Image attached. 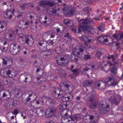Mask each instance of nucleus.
Here are the masks:
<instances>
[{
  "instance_id": "a211bd4d",
  "label": "nucleus",
  "mask_w": 123,
  "mask_h": 123,
  "mask_svg": "<svg viewBox=\"0 0 123 123\" xmlns=\"http://www.w3.org/2000/svg\"><path fill=\"white\" fill-rule=\"evenodd\" d=\"M108 59H111L114 64H117L119 61V59L117 57L116 55H111L107 57Z\"/></svg>"
},
{
  "instance_id": "7c9ffc66",
  "label": "nucleus",
  "mask_w": 123,
  "mask_h": 123,
  "mask_svg": "<svg viewBox=\"0 0 123 123\" xmlns=\"http://www.w3.org/2000/svg\"><path fill=\"white\" fill-rule=\"evenodd\" d=\"M117 68L115 67H113L111 70V72L115 74H116L117 73Z\"/></svg>"
},
{
  "instance_id": "de8ad7c7",
  "label": "nucleus",
  "mask_w": 123,
  "mask_h": 123,
  "mask_svg": "<svg viewBox=\"0 0 123 123\" xmlns=\"http://www.w3.org/2000/svg\"><path fill=\"white\" fill-rule=\"evenodd\" d=\"M8 49V47H4L3 49H1V50L3 51H6Z\"/></svg>"
},
{
  "instance_id": "f704fd0d",
  "label": "nucleus",
  "mask_w": 123,
  "mask_h": 123,
  "mask_svg": "<svg viewBox=\"0 0 123 123\" xmlns=\"http://www.w3.org/2000/svg\"><path fill=\"white\" fill-rule=\"evenodd\" d=\"M70 22V20L68 19H65L64 21V22L66 25H68Z\"/></svg>"
},
{
  "instance_id": "20e7f679",
  "label": "nucleus",
  "mask_w": 123,
  "mask_h": 123,
  "mask_svg": "<svg viewBox=\"0 0 123 123\" xmlns=\"http://www.w3.org/2000/svg\"><path fill=\"white\" fill-rule=\"evenodd\" d=\"M84 51V48L80 46L75 48L74 50L70 56L71 61L73 62L77 61L78 60L77 58H76L75 55H81Z\"/></svg>"
},
{
  "instance_id": "8fccbe9b",
  "label": "nucleus",
  "mask_w": 123,
  "mask_h": 123,
  "mask_svg": "<svg viewBox=\"0 0 123 123\" xmlns=\"http://www.w3.org/2000/svg\"><path fill=\"white\" fill-rule=\"evenodd\" d=\"M107 93L110 95H111L112 94H113L114 93V92L113 91H108L107 92Z\"/></svg>"
},
{
  "instance_id": "5fc2aeb1",
  "label": "nucleus",
  "mask_w": 123,
  "mask_h": 123,
  "mask_svg": "<svg viewBox=\"0 0 123 123\" xmlns=\"http://www.w3.org/2000/svg\"><path fill=\"white\" fill-rule=\"evenodd\" d=\"M28 50V49H27V48L25 49L26 51H23V53H24V54L25 55V54H27V50Z\"/></svg>"
},
{
  "instance_id": "864d4df0",
  "label": "nucleus",
  "mask_w": 123,
  "mask_h": 123,
  "mask_svg": "<svg viewBox=\"0 0 123 123\" xmlns=\"http://www.w3.org/2000/svg\"><path fill=\"white\" fill-rule=\"evenodd\" d=\"M5 82V84H8V80H5L4 81Z\"/></svg>"
},
{
  "instance_id": "680f3d73",
  "label": "nucleus",
  "mask_w": 123,
  "mask_h": 123,
  "mask_svg": "<svg viewBox=\"0 0 123 123\" xmlns=\"http://www.w3.org/2000/svg\"><path fill=\"white\" fill-rule=\"evenodd\" d=\"M56 31L58 32H59L60 31V30L59 28H57L56 29Z\"/></svg>"
},
{
  "instance_id": "c85d7f7f",
  "label": "nucleus",
  "mask_w": 123,
  "mask_h": 123,
  "mask_svg": "<svg viewBox=\"0 0 123 123\" xmlns=\"http://www.w3.org/2000/svg\"><path fill=\"white\" fill-rule=\"evenodd\" d=\"M49 31H47L43 33L42 36L43 39H45L47 38L49 35Z\"/></svg>"
},
{
  "instance_id": "49530a36",
  "label": "nucleus",
  "mask_w": 123,
  "mask_h": 123,
  "mask_svg": "<svg viewBox=\"0 0 123 123\" xmlns=\"http://www.w3.org/2000/svg\"><path fill=\"white\" fill-rule=\"evenodd\" d=\"M103 27L101 26H100L98 27V29L99 31H102Z\"/></svg>"
},
{
  "instance_id": "a878e982",
  "label": "nucleus",
  "mask_w": 123,
  "mask_h": 123,
  "mask_svg": "<svg viewBox=\"0 0 123 123\" xmlns=\"http://www.w3.org/2000/svg\"><path fill=\"white\" fill-rule=\"evenodd\" d=\"M32 80L31 77L29 75H27V76L25 77V82L26 83H29Z\"/></svg>"
},
{
  "instance_id": "393cba45",
  "label": "nucleus",
  "mask_w": 123,
  "mask_h": 123,
  "mask_svg": "<svg viewBox=\"0 0 123 123\" xmlns=\"http://www.w3.org/2000/svg\"><path fill=\"white\" fill-rule=\"evenodd\" d=\"M82 84L84 87L90 86L92 84V81L89 80H86L83 82Z\"/></svg>"
},
{
  "instance_id": "09e8293b",
  "label": "nucleus",
  "mask_w": 123,
  "mask_h": 123,
  "mask_svg": "<svg viewBox=\"0 0 123 123\" xmlns=\"http://www.w3.org/2000/svg\"><path fill=\"white\" fill-rule=\"evenodd\" d=\"M90 70V69L89 68H85L84 69H83V71L84 72H86L88 71L89 70Z\"/></svg>"
},
{
  "instance_id": "2eb2a0df",
  "label": "nucleus",
  "mask_w": 123,
  "mask_h": 123,
  "mask_svg": "<svg viewBox=\"0 0 123 123\" xmlns=\"http://www.w3.org/2000/svg\"><path fill=\"white\" fill-rule=\"evenodd\" d=\"M121 100V98L117 95H112L109 99V101L112 103L117 104Z\"/></svg>"
},
{
  "instance_id": "473e14b6",
  "label": "nucleus",
  "mask_w": 123,
  "mask_h": 123,
  "mask_svg": "<svg viewBox=\"0 0 123 123\" xmlns=\"http://www.w3.org/2000/svg\"><path fill=\"white\" fill-rule=\"evenodd\" d=\"M66 38V40L67 41H69L70 39V37L69 35V33H67L64 36Z\"/></svg>"
},
{
  "instance_id": "cd10ccee",
  "label": "nucleus",
  "mask_w": 123,
  "mask_h": 123,
  "mask_svg": "<svg viewBox=\"0 0 123 123\" xmlns=\"http://www.w3.org/2000/svg\"><path fill=\"white\" fill-rule=\"evenodd\" d=\"M90 9V8H86L84 9V10L82 12L84 13V14L86 15L89 12V10Z\"/></svg>"
},
{
  "instance_id": "6ab92c4d",
  "label": "nucleus",
  "mask_w": 123,
  "mask_h": 123,
  "mask_svg": "<svg viewBox=\"0 0 123 123\" xmlns=\"http://www.w3.org/2000/svg\"><path fill=\"white\" fill-rule=\"evenodd\" d=\"M39 19L40 22L43 24H48L47 22L49 19L45 15L41 16L39 18Z\"/></svg>"
},
{
  "instance_id": "052dcab7",
  "label": "nucleus",
  "mask_w": 123,
  "mask_h": 123,
  "mask_svg": "<svg viewBox=\"0 0 123 123\" xmlns=\"http://www.w3.org/2000/svg\"><path fill=\"white\" fill-rule=\"evenodd\" d=\"M88 1L90 2H88V3L89 4H91L92 3V2L90 0H88Z\"/></svg>"
},
{
  "instance_id": "5701e85b",
  "label": "nucleus",
  "mask_w": 123,
  "mask_h": 123,
  "mask_svg": "<svg viewBox=\"0 0 123 123\" xmlns=\"http://www.w3.org/2000/svg\"><path fill=\"white\" fill-rule=\"evenodd\" d=\"M61 44L62 46L64 47H63V48L65 49L66 51H68L70 49V46H69L68 44L66 42H62L61 43Z\"/></svg>"
},
{
  "instance_id": "79ce46f5",
  "label": "nucleus",
  "mask_w": 123,
  "mask_h": 123,
  "mask_svg": "<svg viewBox=\"0 0 123 123\" xmlns=\"http://www.w3.org/2000/svg\"><path fill=\"white\" fill-rule=\"evenodd\" d=\"M100 64H100L99 65H100V67H101L102 68V69L103 70H104L105 71V69H103V68H104V67H103V65H104V67H105L106 66V65L105 64H103V63H100Z\"/></svg>"
},
{
  "instance_id": "13d9d810",
  "label": "nucleus",
  "mask_w": 123,
  "mask_h": 123,
  "mask_svg": "<svg viewBox=\"0 0 123 123\" xmlns=\"http://www.w3.org/2000/svg\"><path fill=\"white\" fill-rule=\"evenodd\" d=\"M13 36V34L11 33H10L9 34V37H12Z\"/></svg>"
},
{
  "instance_id": "774afa93",
  "label": "nucleus",
  "mask_w": 123,
  "mask_h": 123,
  "mask_svg": "<svg viewBox=\"0 0 123 123\" xmlns=\"http://www.w3.org/2000/svg\"><path fill=\"white\" fill-rule=\"evenodd\" d=\"M31 99V98H28L26 100V101H29V100H30Z\"/></svg>"
},
{
  "instance_id": "f3484780",
  "label": "nucleus",
  "mask_w": 123,
  "mask_h": 123,
  "mask_svg": "<svg viewBox=\"0 0 123 123\" xmlns=\"http://www.w3.org/2000/svg\"><path fill=\"white\" fill-rule=\"evenodd\" d=\"M59 8L55 7L53 8L50 11H47L49 14H54L55 15H58L59 14Z\"/></svg>"
},
{
  "instance_id": "4d7b16f0",
  "label": "nucleus",
  "mask_w": 123,
  "mask_h": 123,
  "mask_svg": "<svg viewBox=\"0 0 123 123\" xmlns=\"http://www.w3.org/2000/svg\"><path fill=\"white\" fill-rule=\"evenodd\" d=\"M76 99L77 100H79L80 99V97H76Z\"/></svg>"
},
{
  "instance_id": "f03ea898",
  "label": "nucleus",
  "mask_w": 123,
  "mask_h": 123,
  "mask_svg": "<svg viewBox=\"0 0 123 123\" xmlns=\"http://www.w3.org/2000/svg\"><path fill=\"white\" fill-rule=\"evenodd\" d=\"M79 26L78 29L79 33L81 31H83L85 33L90 32L92 29L91 27L90 26L91 24H93V22L92 20H89L88 19H81L79 20Z\"/></svg>"
},
{
  "instance_id": "f8f14e48",
  "label": "nucleus",
  "mask_w": 123,
  "mask_h": 123,
  "mask_svg": "<svg viewBox=\"0 0 123 123\" xmlns=\"http://www.w3.org/2000/svg\"><path fill=\"white\" fill-rule=\"evenodd\" d=\"M4 18L8 19H11L12 17L14 15L13 11L11 9H7L6 12H4Z\"/></svg>"
},
{
  "instance_id": "37998d69",
  "label": "nucleus",
  "mask_w": 123,
  "mask_h": 123,
  "mask_svg": "<svg viewBox=\"0 0 123 123\" xmlns=\"http://www.w3.org/2000/svg\"><path fill=\"white\" fill-rule=\"evenodd\" d=\"M18 112V111L17 110H14L13 112L12 113L14 114H17Z\"/></svg>"
},
{
  "instance_id": "4c0bfd02",
  "label": "nucleus",
  "mask_w": 123,
  "mask_h": 123,
  "mask_svg": "<svg viewBox=\"0 0 123 123\" xmlns=\"http://www.w3.org/2000/svg\"><path fill=\"white\" fill-rule=\"evenodd\" d=\"M4 22V21H0V28L2 29L4 27V26L2 23Z\"/></svg>"
},
{
  "instance_id": "3c124183",
  "label": "nucleus",
  "mask_w": 123,
  "mask_h": 123,
  "mask_svg": "<svg viewBox=\"0 0 123 123\" xmlns=\"http://www.w3.org/2000/svg\"><path fill=\"white\" fill-rule=\"evenodd\" d=\"M7 94H6L5 92H4V93H3L2 97L3 98L5 97H6V96H7Z\"/></svg>"
},
{
  "instance_id": "7ed1b4c3",
  "label": "nucleus",
  "mask_w": 123,
  "mask_h": 123,
  "mask_svg": "<svg viewBox=\"0 0 123 123\" xmlns=\"http://www.w3.org/2000/svg\"><path fill=\"white\" fill-rule=\"evenodd\" d=\"M118 81L115 79L114 77L112 76L109 77L106 80L102 79L99 80L96 82L95 85V88L98 89L101 85V82L104 83V86L105 84H108L109 85H115L118 83Z\"/></svg>"
},
{
  "instance_id": "f257e3e1",
  "label": "nucleus",
  "mask_w": 123,
  "mask_h": 123,
  "mask_svg": "<svg viewBox=\"0 0 123 123\" xmlns=\"http://www.w3.org/2000/svg\"><path fill=\"white\" fill-rule=\"evenodd\" d=\"M59 86L62 90L55 89L52 92V94L53 97L57 99L61 98L63 102L62 106L65 109L68 106L66 102L72 100V96L70 93L65 92L68 90L69 85L63 82L60 84Z\"/></svg>"
},
{
  "instance_id": "c9c22d12",
  "label": "nucleus",
  "mask_w": 123,
  "mask_h": 123,
  "mask_svg": "<svg viewBox=\"0 0 123 123\" xmlns=\"http://www.w3.org/2000/svg\"><path fill=\"white\" fill-rule=\"evenodd\" d=\"M33 23V21H32L28 20L24 24V25L25 26H28L29 25V24L30 23Z\"/></svg>"
},
{
  "instance_id": "bb28decb",
  "label": "nucleus",
  "mask_w": 123,
  "mask_h": 123,
  "mask_svg": "<svg viewBox=\"0 0 123 123\" xmlns=\"http://www.w3.org/2000/svg\"><path fill=\"white\" fill-rule=\"evenodd\" d=\"M71 71L76 76L78 75L80 72V70L78 69H75L73 70H71Z\"/></svg>"
},
{
  "instance_id": "39448f33",
  "label": "nucleus",
  "mask_w": 123,
  "mask_h": 123,
  "mask_svg": "<svg viewBox=\"0 0 123 123\" xmlns=\"http://www.w3.org/2000/svg\"><path fill=\"white\" fill-rule=\"evenodd\" d=\"M64 111H62L61 112V116L62 117L61 119L62 120L65 121L66 122H68V123H74L77 121V117L76 116L68 117V114L66 113H65L64 115L63 116Z\"/></svg>"
},
{
  "instance_id": "69168bd1",
  "label": "nucleus",
  "mask_w": 123,
  "mask_h": 123,
  "mask_svg": "<svg viewBox=\"0 0 123 123\" xmlns=\"http://www.w3.org/2000/svg\"><path fill=\"white\" fill-rule=\"evenodd\" d=\"M41 78L40 77H37V80H38V82H40L39 81V80H40Z\"/></svg>"
},
{
  "instance_id": "9d476101",
  "label": "nucleus",
  "mask_w": 123,
  "mask_h": 123,
  "mask_svg": "<svg viewBox=\"0 0 123 123\" xmlns=\"http://www.w3.org/2000/svg\"><path fill=\"white\" fill-rule=\"evenodd\" d=\"M109 106L106 103L100 105L99 109V112L101 114L105 113L109 111Z\"/></svg>"
},
{
  "instance_id": "603ef678",
  "label": "nucleus",
  "mask_w": 123,
  "mask_h": 123,
  "mask_svg": "<svg viewBox=\"0 0 123 123\" xmlns=\"http://www.w3.org/2000/svg\"><path fill=\"white\" fill-rule=\"evenodd\" d=\"M35 9L37 11H40V10L39 6L36 7Z\"/></svg>"
},
{
  "instance_id": "a18cd8bd",
  "label": "nucleus",
  "mask_w": 123,
  "mask_h": 123,
  "mask_svg": "<svg viewBox=\"0 0 123 123\" xmlns=\"http://www.w3.org/2000/svg\"><path fill=\"white\" fill-rule=\"evenodd\" d=\"M47 102H48L50 104L53 103L52 100L51 98H49V99L47 100Z\"/></svg>"
},
{
  "instance_id": "4be33fe9",
  "label": "nucleus",
  "mask_w": 123,
  "mask_h": 123,
  "mask_svg": "<svg viewBox=\"0 0 123 123\" xmlns=\"http://www.w3.org/2000/svg\"><path fill=\"white\" fill-rule=\"evenodd\" d=\"M113 37L115 39L118 40H120L121 38H123V33H121L118 34L115 33L113 35Z\"/></svg>"
},
{
  "instance_id": "bf43d9fd",
  "label": "nucleus",
  "mask_w": 123,
  "mask_h": 123,
  "mask_svg": "<svg viewBox=\"0 0 123 123\" xmlns=\"http://www.w3.org/2000/svg\"><path fill=\"white\" fill-rule=\"evenodd\" d=\"M119 45V43L118 42H116V45L117 46H118Z\"/></svg>"
},
{
  "instance_id": "338daca9",
  "label": "nucleus",
  "mask_w": 123,
  "mask_h": 123,
  "mask_svg": "<svg viewBox=\"0 0 123 123\" xmlns=\"http://www.w3.org/2000/svg\"><path fill=\"white\" fill-rule=\"evenodd\" d=\"M74 67V66L73 65H71V68H70V69H73Z\"/></svg>"
},
{
  "instance_id": "58836bf2",
  "label": "nucleus",
  "mask_w": 123,
  "mask_h": 123,
  "mask_svg": "<svg viewBox=\"0 0 123 123\" xmlns=\"http://www.w3.org/2000/svg\"><path fill=\"white\" fill-rule=\"evenodd\" d=\"M86 117H83V119H85V120H84V121L86 123H90V121L88 119H86Z\"/></svg>"
},
{
  "instance_id": "a19ab883",
  "label": "nucleus",
  "mask_w": 123,
  "mask_h": 123,
  "mask_svg": "<svg viewBox=\"0 0 123 123\" xmlns=\"http://www.w3.org/2000/svg\"><path fill=\"white\" fill-rule=\"evenodd\" d=\"M35 14L34 13H33L32 14V15H31L30 16V18L31 19V20H33L34 19V16L35 15ZM32 21V20H31Z\"/></svg>"
},
{
  "instance_id": "e2e57ef3",
  "label": "nucleus",
  "mask_w": 123,
  "mask_h": 123,
  "mask_svg": "<svg viewBox=\"0 0 123 123\" xmlns=\"http://www.w3.org/2000/svg\"><path fill=\"white\" fill-rule=\"evenodd\" d=\"M16 32L17 34H18V35L19 34V33L18 32V30L17 29H16Z\"/></svg>"
},
{
  "instance_id": "ea45409f",
  "label": "nucleus",
  "mask_w": 123,
  "mask_h": 123,
  "mask_svg": "<svg viewBox=\"0 0 123 123\" xmlns=\"http://www.w3.org/2000/svg\"><path fill=\"white\" fill-rule=\"evenodd\" d=\"M10 62V65H12L13 61V59L10 58L9 59V60H8Z\"/></svg>"
},
{
  "instance_id": "c756f323",
  "label": "nucleus",
  "mask_w": 123,
  "mask_h": 123,
  "mask_svg": "<svg viewBox=\"0 0 123 123\" xmlns=\"http://www.w3.org/2000/svg\"><path fill=\"white\" fill-rule=\"evenodd\" d=\"M3 61V64L6 65L7 64V61L9 60V58L6 57H5L4 58H2Z\"/></svg>"
},
{
  "instance_id": "423d86ee",
  "label": "nucleus",
  "mask_w": 123,
  "mask_h": 123,
  "mask_svg": "<svg viewBox=\"0 0 123 123\" xmlns=\"http://www.w3.org/2000/svg\"><path fill=\"white\" fill-rule=\"evenodd\" d=\"M31 38L29 37L27 38L25 36H23L19 37V40L21 41L20 42H22V43L24 44L26 43L27 44L30 46L33 45L34 40L33 38L32 37H30Z\"/></svg>"
},
{
  "instance_id": "dca6fc26",
  "label": "nucleus",
  "mask_w": 123,
  "mask_h": 123,
  "mask_svg": "<svg viewBox=\"0 0 123 123\" xmlns=\"http://www.w3.org/2000/svg\"><path fill=\"white\" fill-rule=\"evenodd\" d=\"M62 10L64 14L68 16H70L75 14L73 10H70L69 12L68 8V7H66L63 8Z\"/></svg>"
},
{
  "instance_id": "4468645a",
  "label": "nucleus",
  "mask_w": 123,
  "mask_h": 123,
  "mask_svg": "<svg viewBox=\"0 0 123 123\" xmlns=\"http://www.w3.org/2000/svg\"><path fill=\"white\" fill-rule=\"evenodd\" d=\"M55 111V109L54 108H47L46 110L45 114L48 117L51 118L54 115Z\"/></svg>"
},
{
  "instance_id": "1a4fd4ad",
  "label": "nucleus",
  "mask_w": 123,
  "mask_h": 123,
  "mask_svg": "<svg viewBox=\"0 0 123 123\" xmlns=\"http://www.w3.org/2000/svg\"><path fill=\"white\" fill-rule=\"evenodd\" d=\"M90 93L92 95L91 97H89V101L90 102H92L91 103L89 107L91 108H94L96 107L97 105L96 103L94 101L95 98L94 95L96 94V92L94 91L93 90Z\"/></svg>"
},
{
  "instance_id": "0e129e2a",
  "label": "nucleus",
  "mask_w": 123,
  "mask_h": 123,
  "mask_svg": "<svg viewBox=\"0 0 123 123\" xmlns=\"http://www.w3.org/2000/svg\"><path fill=\"white\" fill-rule=\"evenodd\" d=\"M121 61L123 62V55H122L121 56Z\"/></svg>"
},
{
  "instance_id": "e433bc0d",
  "label": "nucleus",
  "mask_w": 123,
  "mask_h": 123,
  "mask_svg": "<svg viewBox=\"0 0 123 123\" xmlns=\"http://www.w3.org/2000/svg\"><path fill=\"white\" fill-rule=\"evenodd\" d=\"M20 92V91L18 89L16 90L15 91V95L17 97L18 95H19Z\"/></svg>"
},
{
  "instance_id": "6e6552de",
  "label": "nucleus",
  "mask_w": 123,
  "mask_h": 123,
  "mask_svg": "<svg viewBox=\"0 0 123 123\" xmlns=\"http://www.w3.org/2000/svg\"><path fill=\"white\" fill-rule=\"evenodd\" d=\"M16 44H11L10 47V52L12 54L16 55L19 54L20 51L22 50V46L21 45H18V46L17 49H16Z\"/></svg>"
},
{
  "instance_id": "6e6d98bb",
  "label": "nucleus",
  "mask_w": 123,
  "mask_h": 123,
  "mask_svg": "<svg viewBox=\"0 0 123 123\" xmlns=\"http://www.w3.org/2000/svg\"><path fill=\"white\" fill-rule=\"evenodd\" d=\"M55 35L53 34H51L50 36V38H54L55 37Z\"/></svg>"
},
{
  "instance_id": "ddd939ff",
  "label": "nucleus",
  "mask_w": 123,
  "mask_h": 123,
  "mask_svg": "<svg viewBox=\"0 0 123 123\" xmlns=\"http://www.w3.org/2000/svg\"><path fill=\"white\" fill-rule=\"evenodd\" d=\"M107 35H102L99 36L98 37V39L101 43L106 44H109V40L107 38Z\"/></svg>"
},
{
  "instance_id": "aec40b11",
  "label": "nucleus",
  "mask_w": 123,
  "mask_h": 123,
  "mask_svg": "<svg viewBox=\"0 0 123 123\" xmlns=\"http://www.w3.org/2000/svg\"><path fill=\"white\" fill-rule=\"evenodd\" d=\"M82 41L85 42H90L91 41V38L90 36H83L80 37Z\"/></svg>"
},
{
  "instance_id": "72a5a7b5",
  "label": "nucleus",
  "mask_w": 123,
  "mask_h": 123,
  "mask_svg": "<svg viewBox=\"0 0 123 123\" xmlns=\"http://www.w3.org/2000/svg\"><path fill=\"white\" fill-rule=\"evenodd\" d=\"M91 57L90 55H85L83 56V58L85 60H88Z\"/></svg>"
},
{
  "instance_id": "0eeeda50",
  "label": "nucleus",
  "mask_w": 123,
  "mask_h": 123,
  "mask_svg": "<svg viewBox=\"0 0 123 123\" xmlns=\"http://www.w3.org/2000/svg\"><path fill=\"white\" fill-rule=\"evenodd\" d=\"M0 74L1 76L7 78H12L15 75V73L8 69L2 70L0 71Z\"/></svg>"
},
{
  "instance_id": "c03bdc74",
  "label": "nucleus",
  "mask_w": 123,
  "mask_h": 123,
  "mask_svg": "<svg viewBox=\"0 0 123 123\" xmlns=\"http://www.w3.org/2000/svg\"><path fill=\"white\" fill-rule=\"evenodd\" d=\"M23 21L20 20V22L18 24V26L19 27H20V28H21L22 26V25H21V23H23Z\"/></svg>"
},
{
  "instance_id": "9b49d317",
  "label": "nucleus",
  "mask_w": 123,
  "mask_h": 123,
  "mask_svg": "<svg viewBox=\"0 0 123 123\" xmlns=\"http://www.w3.org/2000/svg\"><path fill=\"white\" fill-rule=\"evenodd\" d=\"M55 1L56 2H55L54 1H53L52 2L45 1H41L40 3V5L42 6L46 5L48 6H54L55 4H56L58 2L60 3L61 2L60 0H56Z\"/></svg>"
},
{
  "instance_id": "b1692460",
  "label": "nucleus",
  "mask_w": 123,
  "mask_h": 123,
  "mask_svg": "<svg viewBox=\"0 0 123 123\" xmlns=\"http://www.w3.org/2000/svg\"><path fill=\"white\" fill-rule=\"evenodd\" d=\"M89 117L90 118L89 120L90 121V123H96L97 122L98 120L92 116L90 115Z\"/></svg>"
},
{
  "instance_id": "2f4dec72",
  "label": "nucleus",
  "mask_w": 123,
  "mask_h": 123,
  "mask_svg": "<svg viewBox=\"0 0 123 123\" xmlns=\"http://www.w3.org/2000/svg\"><path fill=\"white\" fill-rule=\"evenodd\" d=\"M46 42L47 44H48L49 45H52L54 44L53 41L51 40H49L46 41Z\"/></svg>"
},
{
  "instance_id": "412c9836",
  "label": "nucleus",
  "mask_w": 123,
  "mask_h": 123,
  "mask_svg": "<svg viewBox=\"0 0 123 123\" xmlns=\"http://www.w3.org/2000/svg\"><path fill=\"white\" fill-rule=\"evenodd\" d=\"M56 61L57 64L60 65H64L66 64L65 59L61 57L60 59H58L57 58H56Z\"/></svg>"
}]
</instances>
